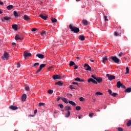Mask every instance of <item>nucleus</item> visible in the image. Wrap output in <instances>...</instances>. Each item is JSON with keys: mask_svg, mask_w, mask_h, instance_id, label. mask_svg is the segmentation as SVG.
I'll use <instances>...</instances> for the list:
<instances>
[{"mask_svg": "<svg viewBox=\"0 0 131 131\" xmlns=\"http://www.w3.org/2000/svg\"><path fill=\"white\" fill-rule=\"evenodd\" d=\"M69 28L72 32H74V33H78V32H79V28L76 27H73L71 24H70Z\"/></svg>", "mask_w": 131, "mask_h": 131, "instance_id": "obj_1", "label": "nucleus"}, {"mask_svg": "<svg viewBox=\"0 0 131 131\" xmlns=\"http://www.w3.org/2000/svg\"><path fill=\"white\" fill-rule=\"evenodd\" d=\"M106 77H107L108 80L111 81L113 80V79H115V76L114 75H110L109 74H106Z\"/></svg>", "mask_w": 131, "mask_h": 131, "instance_id": "obj_2", "label": "nucleus"}, {"mask_svg": "<svg viewBox=\"0 0 131 131\" xmlns=\"http://www.w3.org/2000/svg\"><path fill=\"white\" fill-rule=\"evenodd\" d=\"M111 58L115 63H119L120 62L119 59H118L116 56H112Z\"/></svg>", "mask_w": 131, "mask_h": 131, "instance_id": "obj_3", "label": "nucleus"}, {"mask_svg": "<svg viewBox=\"0 0 131 131\" xmlns=\"http://www.w3.org/2000/svg\"><path fill=\"white\" fill-rule=\"evenodd\" d=\"M24 57L25 59H27L28 57H31V53H29L26 51L24 52Z\"/></svg>", "mask_w": 131, "mask_h": 131, "instance_id": "obj_4", "label": "nucleus"}, {"mask_svg": "<svg viewBox=\"0 0 131 131\" xmlns=\"http://www.w3.org/2000/svg\"><path fill=\"white\" fill-rule=\"evenodd\" d=\"M84 67L86 68L85 70L87 71H91V70H92V68H91V67H90V66L86 63L84 64Z\"/></svg>", "mask_w": 131, "mask_h": 131, "instance_id": "obj_5", "label": "nucleus"}, {"mask_svg": "<svg viewBox=\"0 0 131 131\" xmlns=\"http://www.w3.org/2000/svg\"><path fill=\"white\" fill-rule=\"evenodd\" d=\"M88 82H93V83H95V84H98V82L94 80V79L92 78H90L88 79Z\"/></svg>", "mask_w": 131, "mask_h": 131, "instance_id": "obj_6", "label": "nucleus"}, {"mask_svg": "<svg viewBox=\"0 0 131 131\" xmlns=\"http://www.w3.org/2000/svg\"><path fill=\"white\" fill-rule=\"evenodd\" d=\"M3 60H8L9 59V54L7 52H5L4 54Z\"/></svg>", "mask_w": 131, "mask_h": 131, "instance_id": "obj_7", "label": "nucleus"}, {"mask_svg": "<svg viewBox=\"0 0 131 131\" xmlns=\"http://www.w3.org/2000/svg\"><path fill=\"white\" fill-rule=\"evenodd\" d=\"M95 80L97 81L98 83H101L102 81H103V79L101 77H97L96 79H95Z\"/></svg>", "mask_w": 131, "mask_h": 131, "instance_id": "obj_8", "label": "nucleus"}, {"mask_svg": "<svg viewBox=\"0 0 131 131\" xmlns=\"http://www.w3.org/2000/svg\"><path fill=\"white\" fill-rule=\"evenodd\" d=\"M15 40H19V39L22 40V39H23V37H20V35H16L15 36Z\"/></svg>", "mask_w": 131, "mask_h": 131, "instance_id": "obj_9", "label": "nucleus"}, {"mask_svg": "<svg viewBox=\"0 0 131 131\" xmlns=\"http://www.w3.org/2000/svg\"><path fill=\"white\" fill-rule=\"evenodd\" d=\"M36 56V57H38V58H39V59H43V58H45V55L40 53L37 54Z\"/></svg>", "mask_w": 131, "mask_h": 131, "instance_id": "obj_10", "label": "nucleus"}, {"mask_svg": "<svg viewBox=\"0 0 131 131\" xmlns=\"http://www.w3.org/2000/svg\"><path fill=\"white\" fill-rule=\"evenodd\" d=\"M9 109H11V110H18V107L14 105H10L9 106Z\"/></svg>", "mask_w": 131, "mask_h": 131, "instance_id": "obj_11", "label": "nucleus"}, {"mask_svg": "<svg viewBox=\"0 0 131 131\" xmlns=\"http://www.w3.org/2000/svg\"><path fill=\"white\" fill-rule=\"evenodd\" d=\"M39 17H40V18H41V19H43V20H47V19H48V16L43 15L42 14H40L39 15Z\"/></svg>", "mask_w": 131, "mask_h": 131, "instance_id": "obj_12", "label": "nucleus"}, {"mask_svg": "<svg viewBox=\"0 0 131 131\" xmlns=\"http://www.w3.org/2000/svg\"><path fill=\"white\" fill-rule=\"evenodd\" d=\"M52 78L54 80L60 79L61 78V77L58 75H55L52 76Z\"/></svg>", "mask_w": 131, "mask_h": 131, "instance_id": "obj_13", "label": "nucleus"}, {"mask_svg": "<svg viewBox=\"0 0 131 131\" xmlns=\"http://www.w3.org/2000/svg\"><path fill=\"white\" fill-rule=\"evenodd\" d=\"M27 96L26 95V94H24L23 96H21V100L23 101V102L25 101L26 100V98Z\"/></svg>", "mask_w": 131, "mask_h": 131, "instance_id": "obj_14", "label": "nucleus"}, {"mask_svg": "<svg viewBox=\"0 0 131 131\" xmlns=\"http://www.w3.org/2000/svg\"><path fill=\"white\" fill-rule=\"evenodd\" d=\"M74 80L75 81H79V82H83V81H84V80L83 79H80V78L77 77L75 79H74Z\"/></svg>", "mask_w": 131, "mask_h": 131, "instance_id": "obj_15", "label": "nucleus"}, {"mask_svg": "<svg viewBox=\"0 0 131 131\" xmlns=\"http://www.w3.org/2000/svg\"><path fill=\"white\" fill-rule=\"evenodd\" d=\"M24 19L25 20V21H29V20H30L29 16H28L27 15H24Z\"/></svg>", "mask_w": 131, "mask_h": 131, "instance_id": "obj_16", "label": "nucleus"}, {"mask_svg": "<svg viewBox=\"0 0 131 131\" xmlns=\"http://www.w3.org/2000/svg\"><path fill=\"white\" fill-rule=\"evenodd\" d=\"M55 84L58 85L59 86H62L63 85V82L61 81H58L55 83Z\"/></svg>", "mask_w": 131, "mask_h": 131, "instance_id": "obj_17", "label": "nucleus"}, {"mask_svg": "<svg viewBox=\"0 0 131 131\" xmlns=\"http://www.w3.org/2000/svg\"><path fill=\"white\" fill-rule=\"evenodd\" d=\"M121 85H122L121 82L118 81L117 82V88H118V89H120V88H121Z\"/></svg>", "mask_w": 131, "mask_h": 131, "instance_id": "obj_18", "label": "nucleus"}, {"mask_svg": "<svg viewBox=\"0 0 131 131\" xmlns=\"http://www.w3.org/2000/svg\"><path fill=\"white\" fill-rule=\"evenodd\" d=\"M65 111H70L71 110V107L69 105L66 106L64 107Z\"/></svg>", "mask_w": 131, "mask_h": 131, "instance_id": "obj_19", "label": "nucleus"}, {"mask_svg": "<svg viewBox=\"0 0 131 131\" xmlns=\"http://www.w3.org/2000/svg\"><path fill=\"white\" fill-rule=\"evenodd\" d=\"M12 28H13V29H14L15 31H17V30H18V25H13L12 26Z\"/></svg>", "mask_w": 131, "mask_h": 131, "instance_id": "obj_20", "label": "nucleus"}, {"mask_svg": "<svg viewBox=\"0 0 131 131\" xmlns=\"http://www.w3.org/2000/svg\"><path fill=\"white\" fill-rule=\"evenodd\" d=\"M6 8H7V10H13V9H14V6L10 5L7 6Z\"/></svg>", "mask_w": 131, "mask_h": 131, "instance_id": "obj_21", "label": "nucleus"}, {"mask_svg": "<svg viewBox=\"0 0 131 131\" xmlns=\"http://www.w3.org/2000/svg\"><path fill=\"white\" fill-rule=\"evenodd\" d=\"M82 23H83V25H84L85 26H86V25L89 24V22L88 21V20L84 19L82 20Z\"/></svg>", "mask_w": 131, "mask_h": 131, "instance_id": "obj_22", "label": "nucleus"}, {"mask_svg": "<svg viewBox=\"0 0 131 131\" xmlns=\"http://www.w3.org/2000/svg\"><path fill=\"white\" fill-rule=\"evenodd\" d=\"M78 38H79V39H80V40H82V41L84 40V39H85V38L84 37V36H83V35L79 36Z\"/></svg>", "mask_w": 131, "mask_h": 131, "instance_id": "obj_23", "label": "nucleus"}, {"mask_svg": "<svg viewBox=\"0 0 131 131\" xmlns=\"http://www.w3.org/2000/svg\"><path fill=\"white\" fill-rule=\"evenodd\" d=\"M69 103L72 105V106H76V103H75L73 101H69Z\"/></svg>", "mask_w": 131, "mask_h": 131, "instance_id": "obj_24", "label": "nucleus"}, {"mask_svg": "<svg viewBox=\"0 0 131 131\" xmlns=\"http://www.w3.org/2000/svg\"><path fill=\"white\" fill-rule=\"evenodd\" d=\"M61 100L64 102V103H66V104H68V101H67V99L65 98H61Z\"/></svg>", "mask_w": 131, "mask_h": 131, "instance_id": "obj_25", "label": "nucleus"}, {"mask_svg": "<svg viewBox=\"0 0 131 131\" xmlns=\"http://www.w3.org/2000/svg\"><path fill=\"white\" fill-rule=\"evenodd\" d=\"M4 20H6V21H9V20H11L12 19V17H8V16H5L4 17Z\"/></svg>", "mask_w": 131, "mask_h": 131, "instance_id": "obj_26", "label": "nucleus"}, {"mask_svg": "<svg viewBox=\"0 0 131 131\" xmlns=\"http://www.w3.org/2000/svg\"><path fill=\"white\" fill-rule=\"evenodd\" d=\"M73 65H75V63L73 61H71L70 62L69 66L71 67V66H73Z\"/></svg>", "mask_w": 131, "mask_h": 131, "instance_id": "obj_27", "label": "nucleus"}, {"mask_svg": "<svg viewBox=\"0 0 131 131\" xmlns=\"http://www.w3.org/2000/svg\"><path fill=\"white\" fill-rule=\"evenodd\" d=\"M107 60H108V58H107L106 56L103 57V60H102V63H105V61H107Z\"/></svg>", "mask_w": 131, "mask_h": 131, "instance_id": "obj_28", "label": "nucleus"}, {"mask_svg": "<svg viewBox=\"0 0 131 131\" xmlns=\"http://www.w3.org/2000/svg\"><path fill=\"white\" fill-rule=\"evenodd\" d=\"M41 35L43 36L44 35H47V32L45 31H42V32L40 33Z\"/></svg>", "mask_w": 131, "mask_h": 131, "instance_id": "obj_29", "label": "nucleus"}, {"mask_svg": "<svg viewBox=\"0 0 131 131\" xmlns=\"http://www.w3.org/2000/svg\"><path fill=\"white\" fill-rule=\"evenodd\" d=\"M46 64L43 63V64H41L40 65L39 68H40V69H42V68H45V67H46Z\"/></svg>", "mask_w": 131, "mask_h": 131, "instance_id": "obj_30", "label": "nucleus"}, {"mask_svg": "<svg viewBox=\"0 0 131 131\" xmlns=\"http://www.w3.org/2000/svg\"><path fill=\"white\" fill-rule=\"evenodd\" d=\"M131 92V88H127L125 90V93H130Z\"/></svg>", "mask_w": 131, "mask_h": 131, "instance_id": "obj_31", "label": "nucleus"}, {"mask_svg": "<svg viewBox=\"0 0 131 131\" xmlns=\"http://www.w3.org/2000/svg\"><path fill=\"white\" fill-rule=\"evenodd\" d=\"M126 71L125 74H128V73H129V69L128 68V67L126 68Z\"/></svg>", "mask_w": 131, "mask_h": 131, "instance_id": "obj_32", "label": "nucleus"}, {"mask_svg": "<svg viewBox=\"0 0 131 131\" xmlns=\"http://www.w3.org/2000/svg\"><path fill=\"white\" fill-rule=\"evenodd\" d=\"M70 111H68V113L66 114L65 115V117L68 118L70 116Z\"/></svg>", "mask_w": 131, "mask_h": 131, "instance_id": "obj_33", "label": "nucleus"}, {"mask_svg": "<svg viewBox=\"0 0 131 131\" xmlns=\"http://www.w3.org/2000/svg\"><path fill=\"white\" fill-rule=\"evenodd\" d=\"M51 21L52 23H56L57 22V19L52 18H51Z\"/></svg>", "mask_w": 131, "mask_h": 131, "instance_id": "obj_34", "label": "nucleus"}, {"mask_svg": "<svg viewBox=\"0 0 131 131\" xmlns=\"http://www.w3.org/2000/svg\"><path fill=\"white\" fill-rule=\"evenodd\" d=\"M13 15H14V16H15L16 17H18V13H17V11H14V12H13Z\"/></svg>", "mask_w": 131, "mask_h": 131, "instance_id": "obj_35", "label": "nucleus"}, {"mask_svg": "<svg viewBox=\"0 0 131 131\" xmlns=\"http://www.w3.org/2000/svg\"><path fill=\"white\" fill-rule=\"evenodd\" d=\"M48 93L50 95H52V94H53V93H54V91H53L52 90H49L48 91Z\"/></svg>", "mask_w": 131, "mask_h": 131, "instance_id": "obj_36", "label": "nucleus"}, {"mask_svg": "<svg viewBox=\"0 0 131 131\" xmlns=\"http://www.w3.org/2000/svg\"><path fill=\"white\" fill-rule=\"evenodd\" d=\"M126 125H127V126H130V125H131V120H130L128 121Z\"/></svg>", "mask_w": 131, "mask_h": 131, "instance_id": "obj_37", "label": "nucleus"}, {"mask_svg": "<svg viewBox=\"0 0 131 131\" xmlns=\"http://www.w3.org/2000/svg\"><path fill=\"white\" fill-rule=\"evenodd\" d=\"M69 89H70V90H76L75 88L73 87V85H70L69 86Z\"/></svg>", "mask_w": 131, "mask_h": 131, "instance_id": "obj_38", "label": "nucleus"}, {"mask_svg": "<svg viewBox=\"0 0 131 131\" xmlns=\"http://www.w3.org/2000/svg\"><path fill=\"white\" fill-rule=\"evenodd\" d=\"M80 109H81V107L80 106H77L76 107V110H77V111H79Z\"/></svg>", "mask_w": 131, "mask_h": 131, "instance_id": "obj_39", "label": "nucleus"}, {"mask_svg": "<svg viewBox=\"0 0 131 131\" xmlns=\"http://www.w3.org/2000/svg\"><path fill=\"white\" fill-rule=\"evenodd\" d=\"M58 106L60 107V109H63V108H64V105H63L62 104H58Z\"/></svg>", "mask_w": 131, "mask_h": 131, "instance_id": "obj_40", "label": "nucleus"}, {"mask_svg": "<svg viewBox=\"0 0 131 131\" xmlns=\"http://www.w3.org/2000/svg\"><path fill=\"white\" fill-rule=\"evenodd\" d=\"M95 95H99V96H102L103 93H102L100 92H97L96 93Z\"/></svg>", "mask_w": 131, "mask_h": 131, "instance_id": "obj_41", "label": "nucleus"}, {"mask_svg": "<svg viewBox=\"0 0 131 131\" xmlns=\"http://www.w3.org/2000/svg\"><path fill=\"white\" fill-rule=\"evenodd\" d=\"M79 101H80V102H83L84 101V98L83 97H80Z\"/></svg>", "mask_w": 131, "mask_h": 131, "instance_id": "obj_42", "label": "nucleus"}, {"mask_svg": "<svg viewBox=\"0 0 131 131\" xmlns=\"http://www.w3.org/2000/svg\"><path fill=\"white\" fill-rule=\"evenodd\" d=\"M45 103H42V102H40L38 104V106H43L45 105Z\"/></svg>", "mask_w": 131, "mask_h": 131, "instance_id": "obj_43", "label": "nucleus"}, {"mask_svg": "<svg viewBox=\"0 0 131 131\" xmlns=\"http://www.w3.org/2000/svg\"><path fill=\"white\" fill-rule=\"evenodd\" d=\"M94 115V113H91L89 114V117H93Z\"/></svg>", "mask_w": 131, "mask_h": 131, "instance_id": "obj_44", "label": "nucleus"}, {"mask_svg": "<svg viewBox=\"0 0 131 131\" xmlns=\"http://www.w3.org/2000/svg\"><path fill=\"white\" fill-rule=\"evenodd\" d=\"M120 34V33L117 32H115V36H118V35H119Z\"/></svg>", "mask_w": 131, "mask_h": 131, "instance_id": "obj_45", "label": "nucleus"}, {"mask_svg": "<svg viewBox=\"0 0 131 131\" xmlns=\"http://www.w3.org/2000/svg\"><path fill=\"white\" fill-rule=\"evenodd\" d=\"M111 96H112L113 97H116V96H117V93H114L111 94Z\"/></svg>", "mask_w": 131, "mask_h": 131, "instance_id": "obj_46", "label": "nucleus"}, {"mask_svg": "<svg viewBox=\"0 0 131 131\" xmlns=\"http://www.w3.org/2000/svg\"><path fill=\"white\" fill-rule=\"evenodd\" d=\"M118 131H123V128H122L121 127H118Z\"/></svg>", "mask_w": 131, "mask_h": 131, "instance_id": "obj_47", "label": "nucleus"}, {"mask_svg": "<svg viewBox=\"0 0 131 131\" xmlns=\"http://www.w3.org/2000/svg\"><path fill=\"white\" fill-rule=\"evenodd\" d=\"M37 65H39V63L38 62L35 63L33 66V67H35V66H36Z\"/></svg>", "mask_w": 131, "mask_h": 131, "instance_id": "obj_48", "label": "nucleus"}, {"mask_svg": "<svg viewBox=\"0 0 131 131\" xmlns=\"http://www.w3.org/2000/svg\"><path fill=\"white\" fill-rule=\"evenodd\" d=\"M121 88H122V89H124V90H125L126 89V88L125 87V86L124 85H123V84H122V85L121 86Z\"/></svg>", "mask_w": 131, "mask_h": 131, "instance_id": "obj_49", "label": "nucleus"}, {"mask_svg": "<svg viewBox=\"0 0 131 131\" xmlns=\"http://www.w3.org/2000/svg\"><path fill=\"white\" fill-rule=\"evenodd\" d=\"M91 77H92V78H93V79H95V80H96L97 78V77H96V76H95V75H92Z\"/></svg>", "mask_w": 131, "mask_h": 131, "instance_id": "obj_50", "label": "nucleus"}, {"mask_svg": "<svg viewBox=\"0 0 131 131\" xmlns=\"http://www.w3.org/2000/svg\"><path fill=\"white\" fill-rule=\"evenodd\" d=\"M25 90H26V91H29V86H26Z\"/></svg>", "mask_w": 131, "mask_h": 131, "instance_id": "obj_51", "label": "nucleus"}, {"mask_svg": "<svg viewBox=\"0 0 131 131\" xmlns=\"http://www.w3.org/2000/svg\"><path fill=\"white\" fill-rule=\"evenodd\" d=\"M40 71H41V69L39 68V69L36 71V73H38L39 72H40Z\"/></svg>", "mask_w": 131, "mask_h": 131, "instance_id": "obj_52", "label": "nucleus"}, {"mask_svg": "<svg viewBox=\"0 0 131 131\" xmlns=\"http://www.w3.org/2000/svg\"><path fill=\"white\" fill-rule=\"evenodd\" d=\"M36 30H37V29H36V28H33V29H32V31L33 32H34L36 31Z\"/></svg>", "mask_w": 131, "mask_h": 131, "instance_id": "obj_53", "label": "nucleus"}, {"mask_svg": "<svg viewBox=\"0 0 131 131\" xmlns=\"http://www.w3.org/2000/svg\"><path fill=\"white\" fill-rule=\"evenodd\" d=\"M20 62H18L16 66L17 68H20Z\"/></svg>", "mask_w": 131, "mask_h": 131, "instance_id": "obj_54", "label": "nucleus"}, {"mask_svg": "<svg viewBox=\"0 0 131 131\" xmlns=\"http://www.w3.org/2000/svg\"><path fill=\"white\" fill-rule=\"evenodd\" d=\"M104 18L105 21H108L109 20L108 19V18H107V16H106L105 15H104Z\"/></svg>", "mask_w": 131, "mask_h": 131, "instance_id": "obj_55", "label": "nucleus"}, {"mask_svg": "<svg viewBox=\"0 0 131 131\" xmlns=\"http://www.w3.org/2000/svg\"><path fill=\"white\" fill-rule=\"evenodd\" d=\"M108 92L110 95H112V91H111V90L109 89L108 90Z\"/></svg>", "mask_w": 131, "mask_h": 131, "instance_id": "obj_56", "label": "nucleus"}, {"mask_svg": "<svg viewBox=\"0 0 131 131\" xmlns=\"http://www.w3.org/2000/svg\"><path fill=\"white\" fill-rule=\"evenodd\" d=\"M72 84H75L76 85H78V83L75 82H72Z\"/></svg>", "mask_w": 131, "mask_h": 131, "instance_id": "obj_57", "label": "nucleus"}, {"mask_svg": "<svg viewBox=\"0 0 131 131\" xmlns=\"http://www.w3.org/2000/svg\"><path fill=\"white\" fill-rule=\"evenodd\" d=\"M74 67V69H77L78 68V66H77V65H75Z\"/></svg>", "mask_w": 131, "mask_h": 131, "instance_id": "obj_58", "label": "nucleus"}, {"mask_svg": "<svg viewBox=\"0 0 131 131\" xmlns=\"http://www.w3.org/2000/svg\"><path fill=\"white\" fill-rule=\"evenodd\" d=\"M122 54H123L122 52L120 53L118 55L119 57H121V56H122Z\"/></svg>", "mask_w": 131, "mask_h": 131, "instance_id": "obj_59", "label": "nucleus"}, {"mask_svg": "<svg viewBox=\"0 0 131 131\" xmlns=\"http://www.w3.org/2000/svg\"><path fill=\"white\" fill-rule=\"evenodd\" d=\"M34 114H36L37 113V110H35L34 112Z\"/></svg>", "mask_w": 131, "mask_h": 131, "instance_id": "obj_60", "label": "nucleus"}, {"mask_svg": "<svg viewBox=\"0 0 131 131\" xmlns=\"http://www.w3.org/2000/svg\"><path fill=\"white\" fill-rule=\"evenodd\" d=\"M0 5H4V2L0 1Z\"/></svg>", "mask_w": 131, "mask_h": 131, "instance_id": "obj_61", "label": "nucleus"}, {"mask_svg": "<svg viewBox=\"0 0 131 131\" xmlns=\"http://www.w3.org/2000/svg\"><path fill=\"white\" fill-rule=\"evenodd\" d=\"M15 45H16V43L15 42H12V46H15Z\"/></svg>", "mask_w": 131, "mask_h": 131, "instance_id": "obj_62", "label": "nucleus"}, {"mask_svg": "<svg viewBox=\"0 0 131 131\" xmlns=\"http://www.w3.org/2000/svg\"><path fill=\"white\" fill-rule=\"evenodd\" d=\"M60 99H61L60 97H58L57 99V101H60Z\"/></svg>", "mask_w": 131, "mask_h": 131, "instance_id": "obj_63", "label": "nucleus"}, {"mask_svg": "<svg viewBox=\"0 0 131 131\" xmlns=\"http://www.w3.org/2000/svg\"><path fill=\"white\" fill-rule=\"evenodd\" d=\"M76 59H78V60H80V57L77 56V57H76Z\"/></svg>", "mask_w": 131, "mask_h": 131, "instance_id": "obj_64", "label": "nucleus"}]
</instances>
